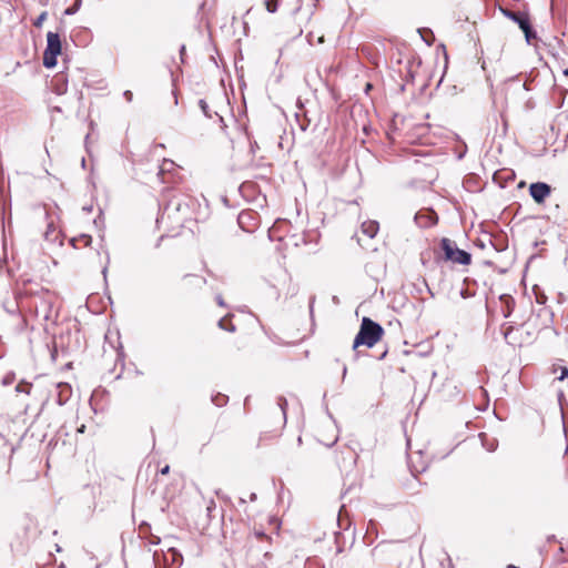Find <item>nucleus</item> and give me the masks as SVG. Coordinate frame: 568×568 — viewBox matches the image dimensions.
I'll use <instances>...</instances> for the list:
<instances>
[{
    "mask_svg": "<svg viewBox=\"0 0 568 568\" xmlns=\"http://www.w3.org/2000/svg\"><path fill=\"white\" fill-rule=\"evenodd\" d=\"M384 333V328L378 323L374 322L369 317H364L362 320L359 331L355 336L353 349H356L359 346L372 348L382 341Z\"/></svg>",
    "mask_w": 568,
    "mask_h": 568,
    "instance_id": "1",
    "label": "nucleus"
},
{
    "mask_svg": "<svg viewBox=\"0 0 568 568\" xmlns=\"http://www.w3.org/2000/svg\"><path fill=\"white\" fill-rule=\"evenodd\" d=\"M440 248L444 253L443 260L462 265H469L471 255L456 246V243L447 237L442 239Z\"/></svg>",
    "mask_w": 568,
    "mask_h": 568,
    "instance_id": "2",
    "label": "nucleus"
},
{
    "mask_svg": "<svg viewBox=\"0 0 568 568\" xmlns=\"http://www.w3.org/2000/svg\"><path fill=\"white\" fill-rule=\"evenodd\" d=\"M62 44L60 36L55 32H48L47 48L43 52V65L53 68L57 64V58L61 53Z\"/></svg>",
    "mask_w": 568,
    "mask_h": 568,
    "instance_id": "3",
    "label": "nucleus"
},
{
    "mask_svg": "<svg viewBox=\"0 0 568 568\" xmlns=\"http://www.w3.org/2000/svg\"><path fill=\"white\" fill-rule=\"evenodd\" d=\"M316 440L325 447H331L337 442V430L332 423L317 425L314 432Z\"/></svg>",
    "mask_w": 568,
    "mask_h": 568,
    "instance_id": "4",
    "label": "nucleus"
},
{
    "mask_svg": "<svg viewBox=\"0 0 568 568\" xmlns=\"http://www.w3.org/2000/svg\"><path fill=\"white\" fill-rule=\"evenodd\" d=\"M240 227L245 232H254L258 226V215L253 210H244L237 216Z\"/></svg>",
    "mask_w": 568,
    "mask_h": 568,
    "instance_id": "5",
    "label": "nucleus"
},
{
    "mask_svg": "<svg viewBox=\"0 0 568 568\" xmlns=\"http://www.w3.org/2000/svg\"><path fill=\"white\" fill-rule=\"evenodd\" d=\"M550 193L551 186L545 182H536L529 185V194L537 204H542Z\"/></svg>",
    "mask_w": 568,
    "mask_h": 568,
    "instance_id": "6",
    "label": "nucleus"
},
{
    "mask_svg": "<svg viewBox=\"0 0 568 568\" xmlns=\"http://www.w3.org/2000/svg\"><path fill=\"white\" fill-rule=\"evenodd\" d=\"M206 285V278L196 274H186L182 280V287L186 293H195Z\"/></svg>",
    "mask_w": 568,
    "mask_h": 568,
    "instance_id": "7",
    "label": "nucleus"
},
{
    "mask_svg": "<svg viewBox=\"0 0 568 568\" xmlns=\"http://www.w3.org/2000/svg\"><path fill=\"white\" fill-rule=\"evenodd\" d=\"M508 16L518 23L519 28L525 33L527 41L535 38V33L532 32L529 18L526 14L519 12H509Z\"/></svg>",
    "mask_w": 568,
    "mask_h": 568,
    "instance_id": "8",
    "label": "nucleus"
},
{
    "mask_svg": "<svg viewBox=\"0 0 568 568\" xmlns=\"http://www.w3.org/2000/svg\"><path fill=\"white\" fill-rule=\"evenodd\" d=\"M271 540H272V538L268 535L264 534L261 530H254L247 535L246 546H247L248 550H251L254 547L255 541L271 544Z\"/></svg>",
    "mask_w": 568,
    "mask_h": 568,
    "instance_id": "9",
    "label": "nucleus"
},
{
    "mask_svg": "<svg viewBox=\"0 0 568 568\" xmlns=\"http://www.w3.org/2000/svg\"><path fill=\"white\" fill-rule=\"evenodd\" d=\"M91 243L92 237L89 234H80L79 236H74L70 240V244L77 250L88 247Z\"/></svg>",
    "mask_w": 568,
    "mask_h": 568,
    "instance_id": "10",
    "label": "nucleus"
},
{
    "mask_svg": "<svg viewBox=\"0 0 568 568\" xmlns=\"http://www.w3.org/2000/svg\"><path fill=\"white\" fill-rule=\"evenodd\" d=\"M361 230L365 235L373 239L377 234L379 225L376 221L368 220L362 223Z\"/></svg>",
    "mask_w": 568,
    "mask_h": 568,
    "instance_id": "11",
    "label": "nucleus"
},
{
    "mask_svg": "<svg viewBox=\"0 0 568 568\" xmlns=\"http://www.w3.org/2000/svg\"><path fill=\"white\" fill-rule=\"evenodd\" d=\"M232 318H233V315H226V316L222 317L219 321L220 328L227 331V332H232V333L235 332L236 328L232 322Z\"/></svg>",
    "mask_w": 568,
    "mask_h": 568,
    "instance_id": "12",
    "label": "nucleus"
},
{
    "mask_svg": "<svg viewBox=\"0 0 568 568\" xmlns=\"http://www.w3.org/2000/svg\"><path fill=\"white\" fill-rule=\"evenodd\" d=\"M500 300L506 304V308L503 311L504 316L508 317L513 312L515 302L509 295H503Z\"/></svg>",
    "mask_w": 568,
    "mask_h": 568,
    "instance_id": "13",
    "label": "nucleus"
},
{
    "mask_svg": "<svg viewBox=\"0 0 568 568\" xmlns=\"http://www.w3.org/2000/svg\"><path fill=\"white\" fill-rule=\"evenodd\" d=\"M280 1L281 0H265L264 1L265 9L270 13H275L278 9Z\"/></svg>",
    "mask_w": 568,
    "mask_h": 568,
    "instance_id": "14",
    "label": "nucleus"
},
{
    "mask_svg": "<svg viewBox=\"0 0 568 568\" xmlns=\"http://www.w3.org/2000/svg\"><path fill=\"white\" fill-rule=\"evenodd\" d=\"M32 385L30 383L21 382L16 386L18 393L30 394Z\"/></svg>",
    "mask_w": 568,
    "mask_h": 568,
    "instance_id": "15",
    "label": "nucleus"
},
{
    "mask_svg": "<svg viewBox=\"0 0 568 568\" xmlns=\"http://www.w3.org/2000/svg\"><path fill=\"white\" fill-rule=\"evenodd\" d=\"M557 371H561V374L558 376L559 381H564L568 376L567 367H565V366H558V367L554 366L552 373L556 374Z\"/></svg>",
    "mask_w": 568,
    "mask_h": 568,
    "instance_id": "16",
    "label": "nucleus"
},
{
    "mask_svg": "<svg viewBox=\"0 0 568 568\" xmlns=\"http://www.w3.org/2000/svg\"><path fill=\"white\" fill-rule=\"evenodd\" d=\"M14 379H16L14 374H13V373H9V374H7V375L2 378L1 384H2L3 386H9V385H11V384L14 382Z\"/></svg>",
    "mask_w": 568,
    "mask_h": 568,
    "instance_id": "17",
    "label": "nucleus"
},
{
    "mask_svg": "<svg viewBox=\"0 0 568 568\" xmlns=\"http://www.w3.org/2000/svg\"><path fill=\"white\" fill-rule=\"evenodd\" d=\"M47 19V12H42L38 18L37 20L34 21V27L37 28H40L42 26V23L44 22V20Z\"/></svg>",
    "mask_w": 568,
    "mask_h": 568,
    "instance_id": "18",
    "label": "nucleus"
},
{
    "mask_svg": "<svg viewBox=\"0 0 568 568\" xmlns=\"http://www.w3.org/2000/svg\"><path fill=\"white\" fill-rule=\"evenodd\" d=\"M171 207H174L176 211H180L181 207H182V203L181 202H175L174 200H171L169 205H168V210H170Z\"/></svg>",
    "mask_w": 568,
    "mask_h": 568,
    "instance_id": "19",
    "label": "nucleus"
},
{
    "mask_svg": "<svg viewBox=\"0 0 568 568\" xmlns=\"http://www.w3.org/2000/svg\"><path fill=\"white\" fill-rule=\"evenodd\" d=\"M80 2H81V0H77V2H75V6H74V7H72V8H68V9L65 10V14H73V13L77 11L78 6L80 4Z\"/></svg>",
    "mask_w": 568,
    "mask_h": 568,
    "instance_id": "20",
    "label": "nucleus"
},
{
    "mask_svg": "<svg viewBox=\"0 0 568 568\" xmlns=\"http://www.w3.org/2000/svg\"><path fill=\"white\" fill-rule=\"evenodd\" d=\"M546 296L544 294H536V301L537 303L539 304H545L546 303Z\"/></svg>",
    "mask_w": 568,
    "mask_h": 568,
    "instance_id": "21",
    "label": "nucleus"
},
{
    "mask_svg": "<svg viewBox=\"0 0 568 568\" xmlns=\"http://www.w3.org/2000/svg\"><path fill=\"white\" fill-rule=\"evenodd\" d=\"M123 95L128 102L133 100V93L130 90H126Z\"/></svg>",
    "mask_w": 568,
    "mask_h": 568,
    "instance_id": "22",
    "label": "nucleus"
},
{
    "mask_svg": "<svg viewBox=\"0 0 568 568\" xmlns=\"http://www.w3.org/2000/svg\"><path fill=\"white\" fill-rule=\"evenodd\" d=\"M160 473L162 475H168L170 473V466L169 465H165L161 470Z\"/></svg>",
    "mask_w": 568,
    "mask_h": 568,
    "instance_id": "23",
    "label": "nucleus"
},
{
    "mask_svg": "<svg viewBox=\"0 0 568 568\" xmlns=\"http://www.w3.org/2000/svg\"><path fill=\"white\" fill-rule=\"evenodd\" d=\"M169 552L172 554V557H173V560H175V556H179L180 557V560H182V557L176 552V550L174 548H171L169 550Z\"/></svg>",
    "mask_w": 568,
    "mask_h": 568,
    "instance_id": "24",
    "label": "nucleus"
},
{
    "mask_svg": "<svg viewBox=\"0 0 568 568\" xmlns=\"http://www.w3.org/2000/svg\"><path fill=\"white\" fill-rule=\"evenodd\" d=\"M216 302L220 306H225V303H224V300L222 298V296H217L216 297Z\"/></svg>",
    "mask_w": 568,
    "mask_h": 568,
    "instance_id": "25",
    "label": "nucleus"
},
{
    "mask_svg": "<svg viewBox=\"0 0 568 568\" xmlns=\"http://www.w3.org/2000/svg\"><path fill=\"white\" fill-rule=\"evenodd\" d=\"M85 432V425H81L79 428H78V433H84Z\"/></svg>",
    "mask_w": 568,
    "mask_h": 568,
    "instance_id": "26",
    "label": "nucleus"
},
{
    "mask_svg": "<svg viewBox=\"0 0 568 568\" xmlns=\"http://www.w3.org/2000/svg\"><path fill=\"white\" fill-rule=\"evenodd\" d=\"M200 103H201V108L206 113V103L204 101H201Z\"/></svg>",
    "mask_w": 568,
    "mask_h": 568,
    "instance_id": "27",
    "label": "nucleus"
},
{
    "mask_svg": "<svg viewBox=\"0 0 568 568\" xmlns=\"http://www.w3.org/2000/svg\"><path fill=\"white\" fill-rule=\"evenodd\" d=\"M222 400H224V396H222L221 398H217V399H216V404H217V405H221V404H222Z\"/></svg>",
    "mask_w": 568,
    "mask_h": 568,
    "instance_id": "28",
    "label": "nucleus"
},
{
    "mask_svg": "<svg viewBox=\"0 0 568 568\" xmlns=\"http://www.w3.org/2000/svg\"><path fill=\"white\" fill-rule=\"evenodd\" d=\"M524 185H525V182H524V181H521V182L519 183V185H518V186H519V187H523Z\"/></svg>",
    "mask_w": 568,
    "mask_h": 568,
    "instance_id": "29",
    "label": "nucleus"
},
{
    "mask_svg": "<svg viewBox=\"0 0 568 568\" xmlns=\"http://www.w3.org/2000/svg\"><path fill=\"white\" fill-rule=\"evenodd\" d=\"M320 0H314V8H316Z\"/></svg>",
    "mask_w": 568,
    "mask_h": 568,
    "instance_id": "30",
    "label": "nucleus"
},
{
    "mask_svg": "<svg viewBox=\"0 0 568 568\" xmlns=\"http://www.w3.org/2000/svg\"><path fill=\"white\" fill-rule=\"evenodd\" d=\"M565 73L568 74V70H566Z\"/></svg>",
    "mask_w": 568,
    "mask_h": 568,
    "instance_id": "31",
    "label": "nucleus"
}]
</instances>
